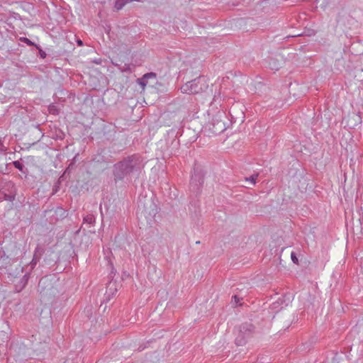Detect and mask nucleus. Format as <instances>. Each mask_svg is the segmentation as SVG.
<instances>
[{"label":"nucleus","mask_w":363,"mask_h":363,"mask_svg":"<svg viewBox=\"0 0 363 363\" xmlns=\"http://www.w3.org/2000/svg\"><path fill=\"white\" fill-rule=\"evenodd\" d=\"M208 86L206 81L203 77H199L193 81L188 82L181 87V91L184 94H197L203 91Z\"/></svg>","instance_id":"1"},{"label":"nucleus","mask_w":363,"mask_h":363,"mask_svg":"<svg viewBox=\"0 0 363 363\" xmlns=\"http://www.w3.org/2000/svg\"><path fill=\"white\" fill-rule=\"evenodd\" d=\"M137 82L140 86L141 91L149 88H155L157 84V76L153 72L144 74L143 77L138 79Z\"/></svg>","instance_id":"2"},{"label":"nucleus","mask_w":363,"mask_h":363,"mask_svg":"<svg viewBox=\"0 0 363 363\" xmlns=\"http://www.w3.org/2000/svg\"><path fill=\"white\" fill-rule=\"evenodd\" d=\"M104 258L107 261L108 264L113 268V253L111 248L108 246L104 247Z\"/></svg>","instance_id":"3"},{"label":"nucleus","mask_w":363,"mask_h":363,"mask_svg":"<svg viewBox=\"0 0 363 363\" xmlns=\"http://www.w3.org/2000/svg\"><path fill=\"white\" fill-rule=\"evenodd\" d=\"M94 220L95 218L94 216L91 214L87 215L86 217L84 218V221L89 224H92L94 222Z\"/></svg>","instance_id":"4"},{"label":"nucleus","mask_w":363,"mask_h":363,"mask_svg":"<svg viewBox=\"0 0 363 363\" xmlns=\"http://www.w3.org/2000/svg\"><path fill=\"white\" fill-rule=\"evenodd\" d=\"M13 166L20 171H22L23 169V164L19 161H14Z\"/></svg>","instance_id":"5"},{"label":"nucleus","mask_w":363,"mask_h":363,"mask_svg":"<svg viewBox=\"0 0 363 363\" xmlns=\"http://www.w3.org/2000/svg\"><path fill=\"white\" fill-rule=\"evenodd\" d=\"M291 259H292L294 263H295V264H298V258L296 257V256L294 252H291Z\"/></svg>","instance_id":"6"},{"label":"nucleus","mask_w":363,"mask_h":363,"mask_svg":"<svg viewBox=\"0 0 363 363\" xmlns=\"http://www.w3.org/2000/svg\"><path fill=\"white\" fill-rule=\"evenodd\" d=\"M257 176H252L250 179H247V181H250V183L252 184V185H255V183H256V178H257Z\"/></svg>","instance_id":"7"},{"label":"nucleus","mask_w":363,"mask_h":363,"mask_svg":"<svg viewBox=\"0 0 363 363\" xmlns=\"http://www.w3.org/2000/svg\"><path fill=\"white\" fill-rule=\"evenodd\" d=\"M6 150H7V147L0 140V152H6Z\"/></svg>","instance_id":"8"},{"label":"nucleus","mask_w":363,"mask_h":363,"mask_svg":"<svg viewBox=\"0 0 363 363\" xmlns=\"http://www.w3.org/2000/svg\"><path fill=\"white\" fill-rule=\"evenodd\" d=\"M23 41L24 43H26L27 45H33V43L31 42V40H30L29 39H28L26 38H23Z\"/></svg>","instance_id":"9"},{"label":"nucleus","mask_w":363,"mask_h":363,"mask_svg":"<svg viewBox=\"0 0 363 363\" xmlns=\"http://www.w3.org/2000/svg\"><path fill=\"white\" fill-rule=\"evenodd\" d=\"M36 263H37L36 260L35 259V258H33V260L31 261V264H32L33 265H35V264H36Z\"/></svg>","instance_id":"10"},{"label":"nucleus","mask_w":363,"mask_h":363,"mask_svg":"<svg viewBox=\"0 0 363 363\" xmlns=\"http://www.w3.org/2000/svg\"><path fill=\"white\" fill-rule=\"evenodd\" d=\"M130 170H131V169H130V168H129V167H126V168L124 169V171L125 172V173L129 172Z\"/></svg>","instance_id":"11"},{"label":"nucleus","mask_w":363,"mask_h":363,"mask_svg":"<svg viewBox=\"0 0 363 363\" xmlns=\"http://www.w3.org/2000/svg\"><path fill=\"white\" fill-rule=\"evenodd\" d=\"M77 44L79 45H82L83 43H82V41L81 40H77Z\"/></svg>","instance_id":"12"},{"label":"nucleus","mask_w":363,"mask_h":363,"mask_svg":"<svg viewBox=\"0 0 363 363\" xmlns=\"http://www.w3.org/2000/svg\"><path fill=\"white\" fill-rule=\"evenodd\" d=\"M100 209H101V211H102V205L101 204L100 205ZM101 213H103V212H101Z\"/></svg>","instance_id":"13"},{"label":"nucleus","mask_w":363,"mask_h":363,"mask_svg":"<svg viewBox=\"0 0 363 363\" xmlns=\"http://www.w3.org/2000/svg\"><path fill=\"white\" fill-rule=\"evenodd\" d=\"M123 165H124V164H123V163H121V164H120V167H123Z\"/></svg>","instance_id":"14"},{"label":"nucleus","mask_w":363,"mask_h":363,"mask_svg":"<svg viewBox=\"0 0 363 363\" xmlns=\"http://www.w3.org/2000/svg\"><path fill=\"white\" fill-rule=\"evenodd\" d=\"M1 86V84H0V87Z\"/></svg>","instance_id":"15"}]
</instances>
